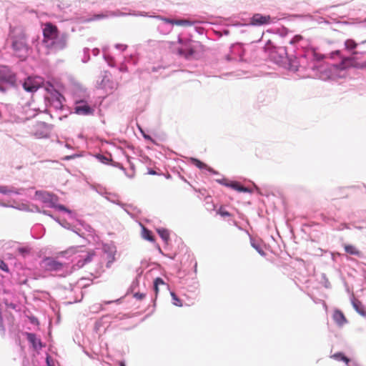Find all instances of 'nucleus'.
Here are the masks:
<instances>
[{
  "label": "nucleus",
  "mask_w": 366,
  "mask_h": 366,
  "mask_svg": "<svg viewBox=\"0 0 366 366\" xmlns=\"http://www.w3.org/2000/svg\"><path fill=\"white\" fill-rule=\"evenodd\" d=\"M7 91V88L4 86L0 84V92L6 93Z\"/></svg>",
  "instance_id": "64"
},
{
  "label": "nucleus",
  "mask_w": 366,
  "mask_h": 366,
  "mask_svg": "<svg viewBox=\"0 0 366 366\" xmlns=\"http://www.w3.org/2000/svg\"><path fill=\"white\" fill-rule=\"evenodd\" d=\"M46 366H54L53 359L49 354L46 356Z\"/></svg>",
  "instance_id": "47"
},
{
  "label": "nucleus",
  "mask_w": 366,
  "mask_h": 366,
  "mask_svg": "<svg viewBox=\"0 0 366 366\" xmlns=\"http://www.w3.org/2000/svg\"><path fill=\"white\" fill-rule=\"evenodd\" d=\"M341 56H343L342 54V51L339 49L332 51L330 53V58L332 59H335L336 57L340 59Z\"/></svg>",
  "instance_id": "39"
},
{
  "label": "nucleus",
  "mask_w": 366,
  "mask_h": 366,
  "mask_svg": "<svg viewBox=\"0 0 366 366\" xmlns=\"http://www.w3.org/2000/svg\"><path fill=\"white\" fill-rule=\"evenodd\" d=\"M111 166L114 167H117V168H119V169H121L122 171L124 172V174L132 179L134 177V173L132 174H128L127 173V171H126V169L124 167V166L119 163V162H114L112 159V162H110V164Z\"/></svg>",
  "instance_id": "28"
},
{
  "label": "nucleus",
  "mask_w": 366,
  "mask_h": 366,
  "mask_svg": "<svg viewBox=\"0 0 366 366\" xmlns=\"http://www.w3.org/2000/svg\"><path fill=\"white\" fill-rule=\"evenodd\" d=\"M94 256L95 252L94 250L88 251L86 255L79 257V259L73 264L72 269L76 270L83 268L86 264L92 261Z\"/></svg>",
  "instance_id": "11"
},
{
  "label": "nucleus",
  "mask_w": 366,
  "mask_h": 366,
  "mask_svg": "<svg viewBox=\"0 0 366 366\" xmlns=\"http://www.w3.org/2000/svg\"><path fill=\"white\" fill-rule=\"evenodd\" d=\"M54 209H56L60 212H64L68 213L71 217H73V216L74 214V212L71 209H69L66 206H64V204H56V207Z\"/></svg>",
  "instance_id": "35"
},
{
  "label": "nucleus",
  "mask_w": 366,
  "mask_h": 366,
  "mask_svg": "<svg viewBox=\"0 0 366 366\" xmlns=\"http://www.w3.org/2000/svg\"><path fill=\"white\" fill-rule=\"evenodd\" d=\"M74 113L78 115L84 116L93 115L94 109L88 104L86 101L79 100L76 102Z\"/></svg>",
  "instance_id": "9"
},
{
  "label": "nucleus",
  "mask_w": 366,
  "mask_h": 366,
  "mask_svg": "<svg viewBox=\"0 0 366 366\" xmlns=\"http://www.w3.org/2000/svg\"><path fill=\"white\" fill-rule=\"evenodd\" d=\"M332 318L334 322L339 327H342L347 322V320L343 312L337 309L334 311Z\"/></svg>",
  "instance_id": "15"
},
{
  "label": "nucleus",
  "mask_w": 366,
  "mask_h": 366,
  "mask_svg": "<svg viewBox=\"0 0 366 366\" xmlns=\"http://www.w3.org/2000/svg\"><path fill=\"white\" fill-rule=\"evenodd\" d=\"M154 285H166L167 284L162 277H157L154 280Z\"/></svg>",
  "instance_id": "46"
},
{
  "label": "nucleus",
  "mask_w": 366,
  "mask_h": 366,
  "mask_svg": "<svg viewBox=\"0 0 366 366\" xmlns=\"http://www.w3.org/2000/svg\"><path fill=\"white\" fill-rule=\"evenodd\" d=\"M23 89L29 93L36 92L40 87V83L34 79V77L28 76L22 84Z\"/></svg>",
  "instance_id": "13"
},
{
  "label": "nucleus",
  "mask_w": 366,
  "mask_h": 366,
  "mask_svg": "<svg viewBox=\"0 0 366 366\" xmlns=\"http://www.w3.org/2000/svg\"><path fill=\"white\" fill-rule=\"evenodd\" d=\"M139 285V280L137 278H136L132 283V285H131V287L132 289L135 288L136 287H137Z\"/></svg>",
  "instance_id": "56"
},
{
  "label": "nucleus",
  "mask_w": 366,
  "mask_h": 366,
  "mask_svg": "<svg viewBox=\"0 0 366 366\" xmlns=\"http://www.w3.org/2000/svg\"><path fill=\"white\" fill-rule=\"evenodd\" d=\"M127 15H129V14L121 13L119 16H127ZM116 16L117 15L114 13H113V12H110L109 14H94L90 19V20H92V21H97V20H100V19H105V18H108L109 16Z\"/></svg>",
  "instance_id": "23"
},
{
  "label": "nucleus",
  "mask_w": 366,
  "mask_h": 366,
  "mask_svg": "<svg viewBox=\"0 0 366 366\" xmlns=\"http://www.w3.org/2000/svg\"><path fill=\"white\" fill-rule=\"evenodd\" d=\"M157 232L164 242H168L169 239V232L167 229L159 227L157 229Z\"/></svg>",
  "instance_id": "24"
},
{
  "label": "nucleus",
  "mask_w": 366,
  "mask_h": 366,
  "mask_svg": "<svg viewBox=\"0 0 366 366\" xmlns=\"http://www.w3.org/2000/svg\"><path fill=\"white\" fill-rule=\"evenodd\" d=\"M68 41V34L62 33L57 35L51 41H49V45L46 46L48 49H54L55 51H61L66 47Z\"/></svg>",
  "instance_id": "8"
},
{
  "label": "nucleus",
  "mask_w": 366,
  "mask_h": 366,
  "mask_svg": "<svg viewBox=\"0 0 366 366\" xmlns=\"http://www.w3.org/2000/svg\"><path fill=\"white\" fill-rule=\"evenodd\" d=\"M357 46V44L353 39H349L345 41V47L347 50H354Z\"/></svg>",
  "instance_id": "32"
},
{
  "label": "nucleus",
  "mask_w": 366,
  "mask_h": 366,
  "mask_svg": "<svg viewBox=\"0 0 366 366\" xmlns=\"http://www.w3.org/2000/svg\"><path fill=\"white\" fill-rule=\"evenodd\" d=\"M153 288H154V291L156 294V296H157L158 293H159V285H153Z\"/></svg>",
  "instance_id": "63"
},
{
  "label": "nucleus",
  "mask_w": 366,
  "mask_h": 366,
  "mask_svg": "<svg viewBox=\"0 0 366 366\" xmlns=\"http://www.w3.org/2000/svg\"><path fill=\"white\" fill-rule=\"evenodd\" d=\"M209 173H211L212 174H219V172L216 170H214V169H212V167L207 166V169H206Z\"/></svg>",
  "instance_id": "54"
},
{
  "label": "nucleus",
  "mask_w": 366,
  "mask_h": 366,
  "mask_svg": "<svg viewBox=\"0 0 366 366\" xmlns=\"http://www.w3.org/2000/svg\"><path fill=\"white\" fill-rule=\"evenodd\" d=\"M0 82L6 83L11 87L16 86V75L7 65H0Z\"/></svg>",
  "instance_id": "4"
},
{
  "label": "nucleus",
  "mask_w": 366,
  "mask_h": 366,
  "mask_svg": "<svg viewBox=\"0 0 366 366\" xmlns=\"http://www.w3.org/2000/svg\"><path fill=\"white\" fill-rule=\"evenodd\" d=\"M229 187L232 188L234 190H236L239 192H244V193H252V190L250 188L242 186L237 181H232V182H229Z\"/></svg>",
  "instance_id": "16"
},
{
  "label": "nucleus",
  "mask_w": 366,
  "mask_h": 366,
  "mask_svg": "<svg viewBox=\"0 0 366 366\" xmlns=\"http://www.w3.org/2000/svg\"><path fill=\"white\" fill-rule=\"evenodd\" d=\"M218 214L224 217L231 216V214L228 211L223 209L222 208H219Z\"/></svg>",
  "instance_id": "48"
},
{
  "label": "nucleus",
  "mask_w": 366,
  "mask_h": 366,
  "mask_svg": "<svg viewBox=\"0 0 366 366\" xmlns=\"http://www.w3.org/2000/svg\"><path fill=\"white\" fill-rule=\"evenodd\" d=\"M142 237L145 240L151 242H154L155 241L152 232L143 225H142Z\"/></svg>",
  "instance_id": "19"
},
{
  "label": "nucleus",
  "mask_w": 366,
  "mask_h": 366,
  "mask_svg": "<svg viewBox=\"0 0 366 366\" xmlns=\"http://www.w3.org/2000/svg\"><path fill=\"white\" fill-rule=\"evenodd\" d=\"M114 259H115L114 253H113V252L108 253L107 267H109L110 264L114 262Z\"/></svg>",
  "instance_id": "41"
},
{
  "label": "nucleus",
  "mask_w": 366,
  "mask_h": 366,
  "mask_svg": "<svg viewBox=\"0 0 366 366\" xmlns=\"http://www.w3.org/2000/svg\"><path fill=\"white\" fill-rule=\"evenodd\" d=\"M17 251L23 257H25L31 252V248L29 247H21L17 248Z\"/></svg>",
  "instance_id": "37"
},
{
  "label": "nucleus",
  "mask_w": 366,
  "mask_h": 366,
  "mask_svg": "<svg viewBox=\"0 0 366 366\" xmlns=\"http://www.w3.org/2000/svg\"><path fill=\"white\" fill-rule=\"evenodd\" d=\"M62 227L65 228V229H67L69 230H71V227L70 226V224L68 223V222H65V223H62L61 225Z\"/></svg>",
  "instance_id": "58"
},
{
  "label": "nucleus",
  "mask_w": 366,
  "mask_h": 366,
  "mask_svg": "<svg viewBox=\"0 0 366 366\" xmlns=\"http://www.w3.org/2000/svg\"><path fill=\"white\" fill-rule=\"evenodd\" d=\"M352 68H355V69H364L366 68V66L365 65V61L359 63V62H356L355 59L353 61Z\"/></svg>",
  "instance_id": "42"
},
{
  "label": "nucleus",
  "mask_w": 366,
  "mask_h": 366,
  "mask_svg": "<svg viewBox=\"0 0 366 366\" xmlns=\"http://www.w3.org/2000/svg\"><path fill=\"white\" fill-rule=\"evenodd\" d=\"M56 93V99H55V102L54 103L56 104L55 107L57 109H61L62 107H63V105H62V100L64 99V96L60 94L58 91H55Z\"/></svg>",
  "instance_id": "31"
},
{
  "label": "nucleus",
  "mask_w": 366,
  "mask_h": 366,
  "mask_svg": "<svg viewBox=\"0 0 366 366\" xmlns=\"http://www.w3.org/2000/svg\"><path fill=\"white\" fill-rule=\"evenodd\" d=\"M138 128H139V129L140 132L142 134V135H143V137H144V138L145 139H152L150 136H149V135H146V134L144 133L143 129H142L139 126H138Z\"/></svg>",
  "instance_id": "55"
},
{
  "label": "nucleus",
  "mask_w": 366,
  "mask_h": 366,
  "mask_svg": "<svg viewBox=\"0 0 366 366\" xmlns=\"http://www.w3.org/2000/svg\"><path fill=\"white\" fill-rule=\"evenodd\" d=\"M73 232H74L76 235H78L79 237H81V238H84V235L81 233H79V232L76 229H71V230Z\"/></svg>",
  "instance_id": "60"
},
{
  "label": "nucleus",
  "mask_w": 366,
  "mask_h": 366,
  "mask_svg": "<svg viewBox=\"0 0 366 366\" xmlns=\"http://www.w3.org/2000/svg\"><path fill=\"white\" fill-rule=\"evenodd\" d=\"M340 62L333 64L331 67L335 70L344 71L352 68L355 57L352 56H341Z\"/></svg>",
  "instance_id": "12"
},
{
  "label": "nucleus",
  "mask_w": 366,
  "mask_h": 366,
  "mask_svg": "<svg viewBox=\"0 0 366 366\" xmlns=\"http://www.w3.org/2000/svg\"><path fill=\"white\" fill-rule=\"evenodd\" d=\"M25 335L27 340L34 350H39L44 346L41 340L38 338L36 334L32 332H26Z\"/></svg>",
  "instance_id": "14"
},
{
  "label": "nucleus",
  "mask_w": 366,
  "mask_h": 366,
  "mask_svg": "<svg viewBox=\"0 0 366 366\" xmlns=\"http://www.w3.org/2000/svg\"><path fill=\"white\" fill-rule=\"evenodd\" d=\"M145 296L146 295L142 292H135L133 295V297L137 300H142Z\"/></svg>",
  "instance_id": "51"
},
{
  "label": "nucleus",
  "mask_w": 366,
  "mask_h": 366,
  "mask_svg": "<svg viewBox=\"0 0 366 366\" xmlns=\"http://www.w3.org/2000/svg\"><path fill=\"white\" fill-rule=\"evenodd\" d=\"M95 157L97 159H98L101 163H102L104 164L109 165L110 162H112L111 158H108L102 154H97L95 155Z\"/></svg>",
  "instance_id": "33"
},
{
  "label": "nucleus",
  "mask_w": 366,
  "mask_h": 366,
  "mask_svg": "<svg viewBox=\"0 0 366 366\" xmlns=\"http://www.w3.org/2000/svg\"><path fill=\"white\" fill-rule=\"evenodd\" d=\"M89 48H84V58L82 59L83 63H86L89 60Z\"/></svg>",
  "instance_id": "43"
},
{
  "label": "nucleus",
  "mask_w": 366,
  "mask_h": 366,
  "mask_svg": "<svg viewBox=\"0 0 366 366\" xmlns=\"http://www.w3.org/2000/svg\"><path fill=\"white\" fill-rule=\"evenodd\" d=\"M11 49H13L15 55L24 60L30 50V46L27 42V37L23 30H19L18 32L11 36Z\"/></svg>",
  "instance_id": "3"
},
{
  "label": "nucleus",
  "mask_w": 366,
  "mask_h": 366,
  "mask_svg": "<svg viewBox=\"0 0 366 366\" xmlns=\"http://www.w3.org/2000/svg\"><path fill=\"white\" fill-rule=\"evenodd\" d=\"M115 48L122 51H124L127 48V45L123 44H116Z\"/></svg>",
  "instance_id": "52"
},
{
  "label": "nucleus",
  "mask_w": 366,
  "mask_h": 366,
  "mask_svg": "<svg viewBox=\"0 0 366 366\" xmlns=\"http://www.w3.org/2000/svg\"><path fill=\"white\" fill-rule=\"evenodd\" d=\"M14 209H17L19 210L28 212H34V213H38V212H40V208L35 204L28 205L26 204H21L19 207H14Z\"/></svg>",
  "instance_id": "18"
},
{
  "label": "nucleus",
  "mask_w": 366,
  "mask_h": 366,
  "mask_svg": "<svg viewBox=\"0 0 366 366\" xmlns=\"http://www.w3.org/2000/svg\"><path fill=\"white\" fill-rule=\"evenodd\" d=\"M264 49L271 61L289 70L292 56L288 55L285 46H278L274 44L272 41L269 40L264 46Z\"/></svg>",
  "instance_id": "2"
},
{
  "label": "nucleus",
  "mask_w": 366,
  "mask_h": 366,
  "mask_svg": "<svg viewBox=\"0 0 366 366\" xmlns=\"http://www.w3.org/2000/svg\"><path fill=\"white\" fill-rule=\"evenodd\" d=\"M249 241H250L251 247L252 248H254L260 256H262V257L266 256L267 254L263 250L261 245L257 242H256L251 236H249Z\"/></svg>",
  "instance_id": "21"
},
{
  "label": "nucleus",
  "mask_w": 366,
  "mask_h": 366,
  "mask_svg": "<svg viewBox=\"0 0 366 366\" xmlns=\"http://www.w3.org/2000/svg\"><path fill=\"white\" fill-rule=\"evenodd\" d=\"M33 134L37 139H47L50 137L53 125L44 122H38L34 126Z\"/></svg>",
  "instance_id": "5"
},
{
  "label": "nucleus",
  "mask_w": 366,
  "mask_h": 366,
  "mask_svg": "<svg viewBox=\"0 0 366 366\" xmlns=\"http://www.w3.org/2000/svg\"><path fill=\"white\" fill-rule=\"evenodd\" d=\"M147 174L149 175H157L158 174L157 172L152 168L148 169Z\"/></svg>",
  "instance_id": "57"
},
{
  "label": "nucleus",
  "mask_w": 366,
  "mask_h": 366,
  "mask_svg": "<svg viewBox=\"0 0 366 366\" xmlns=\"http://www.w3.org/2000/svg\"><path fill=\"white\" fill-rule=\"evenodd\" d=\"M0 269L2 271L6 272H9V269L7 264L1 259H0Z\"/></svg>",
  "instance_id": "45"
},
{
  "label": "nucleus",
  "mask_w": 366,
  "mask_h": 366,
  "mask_svg": "<svg viewBox=\"0 0 366 366\" xmlns=\"http://www.w3.org/2000/svg\"><path fill=\"white\" fill-rule=\"evenodd\" d=\"M345 251L350 254L355 255L357 257H360L361 254V252L355 246L352 244L345 245Z\"/></svg>",
  "instance_id": "26"
},
{
  "label": "nucleus",
  "mask_w": 366,
  "mask_h": 366,
  "mask_svg": "<svg viewBox=\"0 0 366 366\" xmlns=\"http://www.w3.org/2000/svg\"><path fill=\"white\" fill-rule=\"evenodd\" d=\"M81 157L80 154H74L71 155L65 156L64 157L62 158V159L64 161H69V160L74 159H75L76 157Z\"/></svg>",
  "instance_id": "49"
},
{
  "label": "nucleus",
  "mask_w": 366,
  "mask_h": 366,
  "mask_svg": "<svg viewBox=\"0 0 366 366\" xmlns=\"http://www.w3.org/2000/svg\"><path fill=\"white\" fill-rule=\"evenodd\" d=\"M42 33L43 43L46 47L49 45V41H51L59 34L57 26L50 22L45 24Z\"/></svg>",
  "instance_id": "7"
},
{
  "label": "nucleus",
  "mask_w": 366,
  "mask_h": 366,
  "mask_svg": "<svg viewBox=\"0 0 366 366\" xmlns=\"http://www.w3.org/2000/svg\"><path fill=\"white\" fill-rule=\"evenodd\" d=\"M271 17L269 15H263L259 13L254 14L249 19V24L253 26H260L269 24Z\"/></svg>",
  "instance_id": "10"
},
{
  "label": "nucleus",
  "mask_w": 366,
  "mask_h": 366,
  "mask_svg": "<svg viewBox=\"0 0 366 366\" xmlns=\"http://www.w3.org/2000/svg\"><path fill=\"white\" fill-rule=\"evenodd\" d=\"M0 206L2 207H6V208H8V207L14 208L15 207L13 205L7 204L3 203V202H0Z\"/></svg>",
  "instance_id": "61"
},
{
  "label": "nucleus",
  "mask_w": 366,
  "mask_h": 366,
  "mask_svg": "<svg viewBox=\"0 0 366 366\" xmlns=\"http://www.w3.org/2000/svg\"><path fill=\"white\" fill-rule=\"evenodd\" d=\"M170 294H171V297H172V304L177 307H182V300L177 297V295L174 292H171Z\"/></svg>",
  "instance_id": "36"
},
{
  "label": "nucleus",
  "mask_w": 366,
  "mask_h": 366,
  "mask_svg": "<svg viewBox=\"0 0 366 366\" xmlns=\"http://www.w3.org/2000/svg\"><path fill=\"white\" fill-rule=\"evenodd\" d=\"M41 267L48 272L59 271L63 268V263L51 257H46L40 262Z\"/></svg>",
  "instance_id": "6"
},
{
  "label": "nucleus",
  "mask_w": 366,
  "mask_h": 366,
  "mask_svg": "<svg viewBox=\"0 0 366 366\" xmlns=\"http://www.w3.org/2000/svg\"><path fill=\"white\" fill-rule=\"evenodd\" d=\"M321 282L325 288H331V284L325 273H322L321 275Z\"/></svg>",
  "instance_id": "38"
},
{
  "label": "nucleus",
  "mask_w": 366,
  "mask_h": 366,
  "mask_svg": "<svg viewBox=\"0 0 366 366\" xmlns=\"http://www.w3.org/2000/svg\"><path fill=\"white\" fill-rule=\"evenodd\" d=\"M35 195L41 202H42L44 204H47L49 198L51 197V192L42 190H37L35 192Z\"/></svg>",
  "instance_id": "20"
},
{
  "label": "nucleus",
  "mask_w": 366,
  "mask_h": 366,
  "mask_svg": "<svg viewBox=\"0 0 366 366\" xmlns=\"http://www.w3.org/2000/svg\"><path fill=\"white\" fill-rule=\"evenodd\" d=\"M38 213L43 214L44 215L49 216L51 218H54V216L47 210H41V209H40V212H38Z\"/></svg>",
  "instance_id": "53"
},
{
  "label": "nucleus",
  "mask_w": 366,
  "mask_h": 366,
  "mask_svg": "<svg viewBox=\"0 0 366 366\" xmlns=\"http://www.w3.org/2000/svg\"><path fill=\"white\" fill-rule=\"evenodd\" d=\"M352 305L354 310L362 317H366V311L365 309V306L362 304L361 302L355 300V298L352 299L351 301Z\"/></svg>",
  "instance_id": "17"
},
{
  "label": "nucleus",
  "mask_w": 366,
  "mask_h": 366,
  "mask_svg": "<svg viewBox=\"0 0 366 366\" xmlns=\"http://www.w3.org/2000/svg\"><path fill=\"white\" fill-rule=\"evenodd\" d=\"M302 39V36L296 35V36H293L292 39H290V40H288V43L292 45V44L300 42Z\"/></svg>",
  "instance_id": "40"
},
{
  "label": "nucleus",
  "mask_w": 366,
  "mask_h": 366,
  "mask_svg": "<svg viewBox=\"0 0 366 366\" xmlns=\"http://www.w3.org/2000/svg\"><path fill=\"white\" fill-rule=\"evenodd\" d=\"M58 197L56 194L51 193V197L49 198V201L47 203L48 207L54 209L56 207V204H58Z\"/></svg>",
  "instance_id": "30"
},
{
  "label": "nucleus",
  "mask_w": 366,
  "mask_h": 366,
  "mask_svg": "<svg viewBox=\"0 0 366 366\" xmlns=\"http://www.w3.org/2000/svg\"><path fill=\"white\" fill-rule=\"evenodd\" d=\"M177 53H178V54H179V55H180V56H184L185 51H184L183 49L179 48V49H178V50H177Z\"/></svg>",
  "instance_id": "62"
},
{
  "label": "nucleus",
  "mask_w": 366,
  "mask_h": 366,
  "mask_svg": "<svg viewBox=\"0 0 366 366\" xmlns=\"http://www.w3.org/2000/svg\"><path fill=\"white\" fill-rule=\"evenodd\" d=\"M195 51L193 48L190 47L185 51L184 58L186 59H189L192 56L194 55Z\"/></svg>",
  "instance_id": "44"
},
{
  "label": "nucleus",
  "mask_w": 366,
  "mask_h": 366,
  "mask_svg": "<svg viewBox=\"0 0 366 366\" xmlns=\"http://www.w3.org/2000/svg\"><path fill=\"white\" fill-rule=\"evenodd\" d=\"M6 186L5 185H0V193L5 194H6Z\"/></svg>",
  "instance_id": "59"
},
{
  "label": "nucleus",
  "mask_w": 366,
  "mask_h": 366,
  "mask_svg": "<svg viewBox=\"0 0 366 366\" xmlns=\"http://www.w3.org/2000/svg\"><path fill=\"white\" fill-rule=\"evenodd\" d=\"M21 191H23V189H17L14 187H9L8 186H6L5 195L11 194H14L16 195H20V194H21Z\"/></svg>",
  "instance_id": "34"
},
{
  "label": "nucleus",
  "mask_w": 366,
  "mask_h": 366,
  "mask_svg": "<svg viewBox=\"0 0 366 366\" xmlns=\"http://www.w3.org/2000/svg\"><path fill=\"white\" fill-rule=\"evenodd\" d=\"M332 357L337 361H342L345 364H348L350 362V359L347 357L343 352H337L335 353Z\"/></svg>",
  "instance_id": "25"
},
{
  "label": "nucleus",
  "mask_w": 366,
  "mask_h": 366,
  "mask_svg": "<svg viewBox=\"0 0 366 366\" xmlns=\"http://www.w3.org/2000/svg\"><path fill=\"white\" fill-rule=\"evenodd\" d=\"M189 160L194 165H195L197 168L200 169H207L208 166L205 163L202 162V161L195 157H190Z\"/></svg>",
  "instance_id": "29"
},
{
  "label": "nucleus",
  "mask_w": 366,
  "mask_h": 366,
  "mask_svg": "<svg viewBox=\"0 0 366 366\" xmlns=\"http://www.w3.org/2000/svg\"><path fill=\"white\" fill-rule=\"evenodd\" d=\"M216 182L219 183V184L224 185L227 187H229V183L227 182V179L222 178L220 179H216Z\"/></svg>",
  "instance_id": "50"
},
{
  "label": "nucleus",
  "mask_w": 366,
  "mask_h": 366,
  "mask_svg": "<svg viewBox=\"0 0 366 366\" xmlns=\"http://www.w3.org/2000/svg\"><path fill=\"white\" fill-rule=\"evenodd\" d=\"M325 58L324 54H317L314 49H304L296 51L290 61V71H297L300 69L303 70L315 71L319 69L317 63Z\"/></svg>",
  "instance_id": "1"
},
{
  "label": "nucleus",
  "mask_w": 366,
  "mask_h": 366,
  "mask_svg": "<svg viewBox=\"0 0 366 366\" xmlns=\"http://www.w3.org/2000/svg\"><path fill=\"white\" fill-rule=\"evenodd\" d=\"M163 20L166 22L170 23L172 24H175L177 26H192L194 24V22L188 20H174L166 18H164Z\"/></svg>",
  "instance_id": "22"
},
{
  "label": "nucleus",
  "mask_w": 366,
  "mask_h": 366,
  "mask_svg": "<svg viewBox=\"0 0 366 366\" xmlns=\"http://www.w3.org/2000/svg\"><path fill=\"white\" fill-rule=\"evenodd\" d=\"M77 222L90 235H93L94 234V229L89 224L86 223V222H84V220H81V219H78Z\"/></svg>",
  "instance_id": "27"
}]
</instances>
